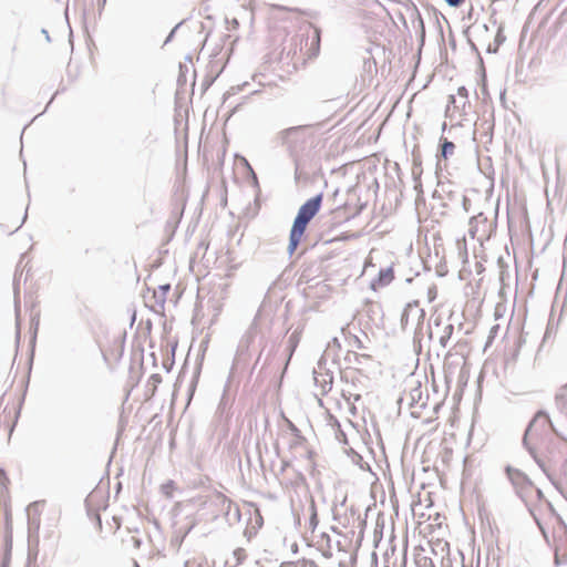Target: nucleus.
<instances>
[{
	"label": "nucleus",
	"mask_w": 567,
	"mask_h": 567,
	"mask_svg": "<svg viewBox=\"0 0 567 567\" xmlns=\"http://www.w3.org/2000/svg\"><path fill=\"white\" fill-rule=\"evenodd\" d=\"M413 178L415 182L414 189L417 192V198H416V203H417L419 200H424L420 174H416L415 172H413Z\"/></svg>",
	"instance_id": "4c0bfd02"
},
{
	"label": "nucleus",
	"mask_w": 567,
	"mask_h": 567,
	"mask_svg": "<svg viewBox=\"0 0 567 567\" xmlns=\"http://www.w3.org/2000/svg\"><path fill=\"white\" fill-rule=\"evenodd\" d=\"M28 525H29V537L31 536L32 538H34L35 536H39L40 518L35 517L34 515L31 516L29 514Z\"/></svg>",
	"instance_id": "c756f323"
},
{
	"label": "nucleus",
	"mask_w": 567,
	"mask_h": 567,
	"mask_svg": "<svg viewBox=\"0 0 567 567\" xmlns=\"http://www.w3.org/2000/svg\"><path fill=\"white\" fill-rule=\"evenodd\" d=\"M199 374H200V364H198L196 367L193 378H192V381L189 383L188 391H187L188 401L193 398V395L195 393V390H196V386L198 383V379H199Z\"/></svg>",
	"instance_id": "2f4dec72"
},
{
	"label": "nucleus",
	"mask_w": 567,
	"mask_h": 567,
	"mask_svg": "<svg viewBox=\"0 0 567 567\" xmlns=\"http://www.w3.org/2000/svg\"><path fill=\"white\" fill-rule=\"evenodd\" d=\"M284 419H285L287 429L296 437L298 443H302L303 441H306L305 436L302 435L301 431L297 427V425L291 420L287 419L285 415H284Z\"/></svg>",
	"instance_id": "c85d7f7f"
},
{
	"label": "nucleus",
	"mask_w": 567,
	"mask_h": 567,
	"mask_svg": "<svg viewBox=\"0 0 567 567\" xmlns=\"http://www.w3.org/2000/svg\"><path fill=\"white\" fill-rule=\"evenodd\" d=\"M308 125H297L285 128L278 133V138L282 145H288L289 140L292 135L297 134L298 132L305 131Z\"/></svg>",
	"instance_id": "aec40b11"
},
{
	"label": "nucleus",
	"mask_w": 567,
	"mask_h": 567,
	"mask_svg": "<svg viewBox=\"0 0 567 567\" xmlns=\"http://www.w3.org/2000/svg\"><path fill=\"white\" fill-rule=\"evenodd\" d=\"M486 217L484 216L483 213H478L477 215L475 216H472L470 218V229H468V235L474 238L476 236V233H477V223L478 221H486Z\"/></svg>",
	"instance_id": "cd10ccee"
},
{
	"label": "nucleus",
	"mask_w": 567,
	"mask_h": 567,
	"mask_svg": "<svg viewBox=\"0 0 567 567\" xmlns=\"http://www.w3.org/2000/svg\"><path fill=\"white\" fill-rule=\"evenodd\" d=\"M39 555V536L32 538L31 536L28 539V557H27V567L37 564Z\"/></svg>",
	"instance_id": "f3484780"
},
{
	"label": "nucleus",
	"mask_w": 567,
	"mask_h": 567,
	"mask_svg": "<svg viewBox=\"0 0 567 567\" xmlns=\"http://www.w3.org/2000/svg\"><path fill=\"white\" fill-rule=\"evenodd\" d=\"M445 3L451 8H460L465 0H444Z\"/></svg>",
	"instance_id": "13d9d810"
},
{
	"label": "nucleus",
	"mask_w": 567,
	"mask_h": 567,
	"mask_svg": "<svg viewBox=\"0 0 567 567\" xmlns=\"http://www.w3.org/2000/svg\"><path fill=\"white\" fill-rule=\"evenodd\" d=\"M364 359V360H371V355L370 354H360V353H357V352H351L349 351L348 354L346 355L344 360L348 361V362H352V360L358 363V364H361V360Z\"/></svg>",
	"instance_id": "f704fd0d"
},
{
	"label": "nucleus",
	"mask_w": 567,
	"mask_h": 567,
	"mask_svg": "<svg viewBox=\"0 0 567 567\" xmlns=\"http://www.w3.org/2000/svg\"><path fill=\"white\" fill-rule=\"evenodd\" d=\"M432 550L435 555L437 554V550H440L442 554L446 553L449 555L450 544L447 542H437L435 544V547L432 548Z\"/></svg>",
	"instance_id": "a19ab883"
},
{
	"label": "nucleus",
	"mask_w": 567,
	"mask_h": 567,
	"mask_svg": "<svg viewBox=\"0 0 567 567\" xmlns=\"http://www.w3.org/2000/svg\"><path fill=\"white\" fill-rule=\"evenodd\" d=\"M337 439L339 440L340 443L348 444V437L343 431H339V433L337 434Z\"/></svg>",
	"instance_id": "0e129e2a"
},
{
	"label": "nucleus",
	"mask_w": 567,
	"mask_h": 567,
	"mask_svg": "<svg viewBox=\"0 0 567 567\" xmlns=\"http://www.w3.org/2000/svg\"><path fill=\"white\" fill-rule=\"evenodd\" d=\"M320 40H321V30L320 28L315 27L313 28V35L311 37L310 42V58L317 56L320 51Z\"/></svg>",
	"instance_id": "b1692460"
},
{
	"label": "nucleus",
	"mask_w": 567,
	"mask_h": 567,
	"mask_svg": "<svg viewBox=\"0 0 567 567\" xmlns=\"http://www.w3.org/2000/svg\"><path fill=\"white\" fill-rule=\"evenodd\" d=\"M9 483V478L7 476V473L3 468H0V484L6 487Z\"/></svg>",
	"instance_id": "bf43d9fd"
},
{
	"label": "nucleus",
	"mask_w": 567,
	"mask_h": 567,
	"mask_svg": "<svg viewBox=\"0 0 567 567\" xmlns=\"http://www.w3.org/2000/svg\"><path fill=\"white\" fill-rule=\"evenodd\" d=\"M39 555V536L32 538L31 536L28 539V557H27V567L37 564Z\"/></svg>",
	"instance_id": "dca6fc26"
},
{
	"label": "nucleus",
	"mask_w": 567,
	"mask_h": 567,
	"mask_svg": "<svg viewBox=\"0 0 567 567\" xmlns=\"http://www.w3.org/2000/svg\"><path fill=\"white\" fill-rule=\"evenodd\" d=\"M341 349V343L337 337H333L332 340L328 343L327 349L324 350L323 355L319 360L318 364L321 367V364L324 362L326 357H332L334 358L337 355V351Z\"/></svg>",
	"instance_id": "5701e85b"
},
{
	"label": "nucleus",
	"mask_w": 567,
	"mask_h": 567,
	"mask_svg": "<svg viewBox=\"0 0 567 567\" xmlns=\"http://www.w3.org/2000/svg\"><path fill=\"white\" fill-rule=\"evenodd\" d=\"M417 307H419V300H412L404 306V308L401 312V317H400V326H401L402 331H405L408 328L409 317H410L411 311L413 309H416Z\"/></svg>",
	"instance_id": "412c9836"
},
{
	"label": "nucleus",
	"mask_w": 567,
	"mask_h": 567,
	"mask_svg": "<svg viewBox=\"0 0 567 567\" xmlns=\"http://www.w3.org/2000/svg\"><path fill=\"white\" fill-rule=\"evenodd\" d=\"M309 509H310V517H309V528L315 532V529L317 528L318 524H319V518H318V514H317V507H316V504L315 502L312 501L310 506H309Z\"/></svg>",
	"instance_id": "473e14b6"
},
{
	"label": "nucleus",
	"mask_w": 567,
	"mask_h": 567,
	"mask_svg": "<svg viewBox=\"0 0 567 567\" xmlns=\"http://www.w3.org/2000/svg\"><path fill=\"white\" fill-rule=\"evenodd\" d=\"M351 340H352L351 344L354 346L357 349H363L364 348V346H363V343H362V341H361V339L359 337L353 334L351 337Z\"/></svg>",
	"instance_id": "6e6d98bb"
},
{
	"label": "nucleus",
	"mask_w": 567,
	"mask_h": 567,
	"mask_svg": "<svg viewBox=\"0 0 567 567\" xmlns=\"http://www.w3.org/2000/svg\"><path fill=\"white\" fill-rule=\"evenodd\" d=\"M171 291V284H163L158 286V290L153 291L152 299L154 300L155 306L159 308V310H164L167 293Z\"/></svg>",
	"instance_id": "2eb2a0df"
},
{
	"label": "nucleus",
	"mask_w": 567,
	"mask_h": 567,
	"mask_svg": "<svg viewBox=\"0 0 567 567\" xmlns=\"http://www.w3.org/2000/svg\"><path fill=\"white\" fill-rule=\"evenodd\" d=\"M555 564L557 566L567 564V529L556 539Z\"/></svg>",
	"instance_id": "0eeeda50"
},
{
	"label": "nucleus",
	"mask_w": 567,
	"mask_h": 567,
	"mask_svg": "<svg viewBox=\"0 0 567 567\" xmlns=\"http://www.w3.org/2000/svg\"><path fill=\"white\" fill-rule=\"evenodd\" d=\"M124 343H125V334L123 336L121 342H120V351H118V359L123 355L124 352Z\"/></svg>",
	"instance_id": "774afa93"
},
{
	"label": "nucleus",
	"mask_w": 567,
	"mask_h": 567,
	"mask_svg": "<svg viewBox=\"0 0 567 567\" xmlns=\"http://www.w3.org/2000/svg\"><path fill=\"white\" fill-rule=\"evenodd\" d=\"M533 458L534 461L536 462V464L542 468V471L546 474V476L548 477V480L550 481V483L554 485V487L559 492V494L567 501V494L565 493V491L563 489L561 485L548 473V471L546 470V466H545V463L543 460H540L537 455V452L536 450L534 449V453H528Z\"/></svg>",
	"instance_id": "4468645a"
},
{
	"label": "nucleus",
	"mask_w": 567,
	"mask_h": 567,
	"mask_svg": "<svg viewBox=\"0 0 567 567\" xmlns=\"http://www.w3.org/2000/svg\"><path fill=\"white\" fill-rule=\"evenodd\" d=\"M393 279H394L393 266H389L386 268H381L379 270L378 277L371 281L370 288L373 291H377L379 288L390 285L393 281Z\"/></svg>",
	"instance_id": "423d86ee"
},
{
	"label": "nucleus",
	"mask_w": 567,
	"mask_h": 567,
	"mask_svg": "<svg viewBox=\"0 0 567 567\" xmlns=\"http://www.w3.org/2000/svg\"><path fill=\"white\" fill-rule=\"evenodd\" d=\"M248 85L247 82H245L243 85L231 86L225 94H224V103L229 99V96L238 94L244 86Z\"/></svg>",
	"instance_id": "79ce46f5"
},
{
	"label": "nucleus",
	"mask_w": 567,
	"mask_h": 567,
	"mask_svg": "<svg viewBox=\"0 0 567 567\" xmlns=\"http://www.w3.org/2000/svg\"><path fill=\"white\" fill-rule=\"evenodd\" d=\"M462 207L466 213L470 210L471 207V199L465 195L462 196Z\"/></svg>",
	"instance_id": "680f3d73"
},
{
	"label": "nucleus",
	"mask_w": 567,
	"mask_h": 567,
	"mask_svg": "<svg viewBox=\"0 0 567 567\" xmlns=\"http://www.w3.org/2000/svg\"><path fill=\"white\" fill-rule=\"evenodd\" d=\"M247 166L250 172L251 184L255 188H257L259 190V182H258L257 175L248 163H247Z\"/></svg>",
	"instance_id": "8fccbe9b"
},
{
	"label": "nucleus",
	"mask_w": 567,
	"mask_h": 567,
	"mask_svg": "<svg viewBox=\"0 0 567 567\" xmlns=\"http://www.w3.org/2000/svg\"><path fill=\"white\" fill-rule=\"evenodd\" d=\"M233 555H234V558L236 560V565H240L245 560V558H246V551H245L244 548L235 549Z\"/></svg>",
	"instance_id": "a18cd8bd"
},
{
	"label": "nucleus",
	"mask_w": 567,
	"mask_h": 567,
	"mask_svg": "<svg viewBox=\"0 0 567 567\" xmlns=\"http://www.w3.org/2000/svg\"><path fill=\"white\" fill-rule=\"evenodd\" d=\"M162 382V377L161 374L158 373H153L150 379H148V383H151L153 385V389H152V395L156 392V389H157V385Z\"/></svg>",
	"instance_id": "37998d69"
},
{
	"label": "nucleus",
	"mask_w": 567,
	"mask_h": 567,
	"mask_svg": "<svg viewBox=\"0 0 567 567\" xmlns=\"http://www.w3.org/2000/svg\"><path fill=\"white\" fill-rule=\"evenodd\" d=\"M256 333H257V327H256V323L254 322V323H251V326L249 327L247 332L243 336V338L239 341V344L237 348L238 355H243L248 351L250 343L254 341V339L256 337Z\"/></svg>",
	"instance_id": "1a4fd4ad"
},
{
	"label": "nucleus",
	"mask_w": 567,
	"mask_h": 567,
	"mask_svg": "<svg viewBox=\"0 0 567 567\" xmlns=\"http://www.w3.org/2000/svg\"><path fill=\"white\" fill-rule=\"evenodd\" d=\"M416 313H417V323H416V327L414 329V333H413V343L414 346H421V340H422V337H423V323H424V319H425V310L424 309H416Z\"/></svg>",
	"instance_id": "6ab92c4d"
},
{
	"label": "nucleus",
	"mask_w": 567,
	"mask_h": 567,
	"mask_svg": "<svg viewBox=\"0 0 567 567\" xmlns=\"http://www.w3.org/2000/svg\"><path fill=\"white\" fill-rule=\"evenodd\" d=\"M481 91H482V94H483L484 99L489 96L488 90H487V83H486V75H485V73L483 74V78H482Z\"/></svg>",
	"instance_id": "864d4df0"
},
{
	"label": "nucleus",
	"mask_w": 567,
	"mask_h": 567,
	"mask_svg": "<svg viewBox=\"0 0 567 567\" xmlns=\"http://www.w3.org/2000/svg\"><path fill=\"white\" fill-rule=\"evenodd\" d=\"M13 292H14V313H16V326H17V332H16V341L17 344H19L20 338H21V328H20V286L17 279L13 280Z\"/></svg>",
	"instance_id": "9d476101"
},
{
	"label": "nucleus",
	"mask_w": 567,
	"mask_h": 567,
	"mask_svg": "<svg viewBox=\"0 0 567 567\" xmlns=\"http://www.w3.org/2000/svg\"><path fill=\"white\" fill-rule=\"evenodd\" d=\"M505 41L504 27L499 25L495 34L494 44L499 48Z\"/></svg>",
	"instance_id": "ea45409f"
},
{
	"label": "nucleus",
	"mask_w": 567,
	"mask_h": 567,
	"mask_svg": "<svg viewBox=\"0 0 567 567\" xmlns=\"http://www.w3.org/2000/svg\"><path fill=\"white\" fill-rule=\"evenodd\" d=\"M468 31H470V27H468V28H466V29L464 30V32H463V33H464V35L466 37L467 43L470 44V47H471V49H472L473 51H475L477 54H480V52H478V49H477L476 44H475V43L471 40V38H470Z\"/></svg>",
	"instance_id": "3c124183"
},
{
	"label": "nucleus",
	"mask_w": 567,
	"mask_h": 567,
	"mask_svg": "<svg viewBox=\"0 0 567 567\" xmlns=\"http://www.w3.org/2000/svg\"><path fill=\"white\" fill-rule=\"evenodd\" d=\"M305 233L306 231H302V230L293 228V227L290 228L289 243H288V247H287V252H288L289 257H292V255L298 249V247L301 243V239L305 236Z\"/></svg>",
	"instance_id": "f8f14e48"
},
{
	"label": "nucleus",
	"mask_w": 567,
	"mask_h": 567,
	"mask_svg": "<svg viewBox=\"0 0 567 567\" xmlns=\"http://www.w3.org/2000/svg\"><path fill=\"white\" fill-rule=\"evenodd\" d=\"M457 95L463 100L468 99V90L465 86H460L457 89Z\"/></svg>",
	"instance_id": "5fc2aeb1"
},
{
	"label": "nucleus",
	"mask_w": 567,
	"mask_h": 567,
	"mask_svg": "<svg viewBox=\"0 0 567 567\" xmlns=\"http://www.w3.org/2000/svg\"><path fill=\"white\" fill-rule=\"evenodd\" d=\"M498 330H499V326H498V324H494V326L489 329V333H488V337H487V341H486V343H485V349H486L487 347H489V346L493 343V341H494V339H495V337H496V334H497Z\"/></svg>",
	"instance_id": "c03bdc74"
},
{
	"label": "nucleus",
	"mask_w": 567,
	"mask_h": 567,
	"mask_svg": "<svg viewBox=\"0 0 567 567\" xmlns=\"http://www.w3.org/2000/svg\"><path fill=\"white\" fill-rule=\"evenodd\" d=\"M332 380V378L330 379ZM332 388V381L326 382L322 384V393L326 394Z\"/></svg>",
	"instance_id": "338daca9"
},
{
	"label": "nucleus",
	"mask_w": 567,
	"mask_h": 567,
	"mask_svg": "<svg viewBox=\"0 0 567 567\" xmlns=\"http://www.w3.org/2000/svg\"><path fill=\"white\" fill-rule=\"evenodd\" d=\"M453 331H454V326L451 323L444 328L443 334L440 337V340H439L442 348L447 347V343L453 334Z\"/></svg>",
	"instance_id": "72a5a7b5"
},
{
	"label": "nucleus",
	"mask_w": 567,
	"mask_h": 567,
	"mask_svg": "<svg viewBox=\"0 0 567 567\" xmlns=\"http://www.w3.org/2000/svg\"><path fill=\"white\" fill-rule=\"evenodd\" d=\"M429 301L432 302L436 298V287L432 286L427 290Z\"/></svg>",
	"instance_id": "e2e57ef3"
},
{
	"label": "nucleus",
	"mask_w": 567,
	"mask_h": 567,
	"mask_svg": "<svg viewBox=\"0 0 567 567\" xmlns=\"http://www.w3.org/2000/svg\"><path fill=\"white\" fill-rule=\"evenodd\" d=\"M454 150H455V144L452 141L442 136L439 142V152L436 154L437 161L449 159L450 156L453 155Z\"/></svg>",
	"instance_id": "9b49d317"
},
{
	"label": "nucleus",
	"mask_w": 567,
	"mask_h": 567,
	"mask_svg": "<svg viewBox=\"0 0 567 567\" xmlns=\"http://www.w3.org/2000/svg\"><path fill=\"white\" fill-rule=\"evenodd\" d=\"M452 107H453V112L460 109V105L457 104L456 97L454 95H450L449 96V103H447L446 109H445V116L446 117H452L453 116Z\"/></svg>",
	"instance_id": "c9c22d12"
},
{
	"label": "nucleus",
	"mask_w": 567,
	"mask_h": 567,
	"mask_svg": "<svg viewBox=\"0 0 567 567\" xmlns=\"http://www.w3.org/2000/svg\"><path fill=\"white\" fill-rule=\"evenodd\" d=\"M415 563L422 567H434L432 559L429 557L416 558Z\"/></svg>",
	"instance_id": "de8ad7c7"
},
{
	"label": "nucleus",
	"mask_w": 567,
	"mask_h": 567,
	"mask_svg": "<svg viewBox=\"0 0 567 567\" xmlns=\"http://www.w3.org/2000/svg\"><path fill=\"white\" fill-rule=\"evenodd\" d=\"M173 486H174V482L173 481H168L167 483L162 485V492L166 496H171V492L169 491L173 488Z\"/></svg>",
	"instance_id": "603ef678"
},
{
	"label": "nucleus",
	"mask_w": 567,
	"mask_h": 567,
	"mask_svg": "<svg viewBox=\"0 0 567 567\" xmlns=\"http://www.w3.org/2000/svg\"><path fill=\"white\" fill-rule=\"evenodd\" d=\"M225 69V64L218 65V61H210L208 71L202 81V92L205 93L219 78Z\"/></svg>",
	"instance_id": "39448f33"
},
{
	"label": "nucleus",
	"mask_w": 567,
	"mask_h": 567,
	"mask_svg": "<svg viewBox=\"0 0 567 567\" xmlns=\"http://www.w3.org/2000/svg\"><path fill=\"white\" fill-rule=\"evenodd\" d=\"M412 24L419 34V53L422 51V48L425 43V23L421 16V12L416 7H414L412 13Z\"/></svg>",
	"instance_id": "6e6552de"
},
{
	"label": "nucleus",
	"mask_w": 567,
	"mask_h": 567,
	"mask_svg": "<svg viewBox=\"0 0 567 567\" xmlns=\"http://www.w3.org/2000/svg\"><path fill=\"white\" fill-rule=\"evenodd\" d=\"M498 47H496L494 43L493 44H488L487 48H486V52L489 53V54H495L498 52Z\"/></svg>",
	"instance_id": "69168bd1"
},
{
	"label": "nucleus",
	"mask_w": 567,
	"mask_h": 567,
	"mask_svg": "<svg viewBox=\"0 0 567 567\" xmlns=\"http://www.w3.org/2000/svg\"><path fill=\"white\" fill-rule=\"evenodd\" d=\"M300 337H301V330L296 329L288 338L287 349H288L289 353H288L287 363L289 362L293 352L296 351V349L300 342Z\"/></svg>",
	"instance_id": "a878e982"
},
{
	"label": "nucleus",
	"mask_w": 567,
	"mask_h": 567,
	"mask_svg": "<svg viewBox=\"0 0 567 567\" xmlns=\"http://www.w3.org/2000/svg\"><path fill=\"white\" fill-rule=\"evenodd\" d=\"M555 405L561 414L567 416V383L560 386L556 392Z\"/></svg>",
	"instance_id": "a211bd4d"
},
{
	"label": "nucleus",
	"mask_w": 567,
	"mask_h": 567,
	"mask_svg": "<svg viewBox=\"0 0 567 567\" xmlns=\"http://www.w3.org/2000/svg\"><path fill=\"white\" fill-rule=\"evenodd\" d=\"M85 511H86V515L87 517L91 519V520H94L95 524H96V527L101 530L102 529V518H101V515L99 513V509L93 507L91 505V498L90 496H87L85 498Z\"/></svg>",
	"instance_id": "4be33fe9"
},
{
	"label": "nucleus",
	"mask_w": 567,
	"mask_h": 567,
	"mask_svg": "<svg viewBox=\"0 0 567 567\" xmlns=\"http://www.w3.org/2000/svg\"><path fill=\"white\" fill-rule=\"evenodd\" d=\"M189 68L185 63H179L178 65V76H177V86L183 87L187 83V73Z\"/></svg>",
	"instance_id": "7c9ffc66"
},
{
	"label": "nucleus",
	"mask_w": 567,
	"mask_h": 567,
	"mask_svg": "<svg viewBox=\"0 0 567 567\" xmlns=\"http://www.w3.org/2000/svg\"><path fill=\"white\" fill-rule=\"evenodd\" d=\"M322 200H323L322 193H319V194L312 196L311 198L307 199L299 207L291 227L300 229L302 231H306L309 223L320 212V208L322 206Z\"/></svg>",
	"instance_id": "7ed1b4c3"
},
{
	"label": "nucleus",
	"mask_w": 567,
	"mask_h": 567,
	"mask_svg": "<svg viewBox=\"0 0 567 567\" xmlns=\"http://www.w3.org/2000/svg\"><path fill=\"white\" fill-rule=\"evenodd\" d=\"M504 472L506 474L507 480L511 482L516 496L525 504L530 515H533V517L537 520L534 511L530 508L527 501L528 494L534 487L533 481L528 477L526 473L512 465H506Z\"/></svg>",
	"instance_id": "f03ea898"
},
{
	"label": "nucleus",
	"mask_w": 567,
	"mask_h": 567,
	"mask_svg": "<svg viewBox=\"0 0 567 567\" xmlns=\"http://www.w3.org/2000/svg\"><path fill=\"white\" fill-rule=\"evenodd\" d=\"M185 22V20H182L181 22H178L171 31L169 33L167 34L165 41H164V45L168 44L169 42L173 41L175 34H176V31L178 30V28Z\"/></svg>",
	"instance_id": "49530a36"
},
{
	"label": "nucleus",
	"mask_w": 567,
	"mask_h": 567,
	"mask_svg": "<svg viewBox=\"0 0 567 567\" xmlns=\"http://www.w3.org/2000/svg\"><path fill=\"white\" fill-rule=\"evenodd\" d=\"M547 430H550L558 439L566 441L564 435L554 425L549 413L544 409H539L535 412L524 431L522 437L524 449L528 453H534V446L529 443V436L542 439L546 434Z\"/></svg>",
	"instance_id": "f257e3e1"
},
{
	"label": "nucleus",
	"mask_w": 567,
	"mask_h": 567,
	"mask_svg": "<svg viewBox=\"0 0 567 567\" xmlns=\"http://www.w3.org/2000/svg\"><path fill=\"white\" fill-rule=\"evenodd\" d=\"M533 488H535L537 499L545 501L551 507V504L545 498L543 491L539 487L535 486Z\"/></svg>",
	"instance_id": "052dcab7"
},
{
	"label": "nucleus",
	"mask_w": 567,
	"mask_h": 567,
	"mask_svg": "<svg viewBox=\"0 0 567 567\" xmlns=\"http://www.w3.org/2000/svg\"><path fill=\"white\" fill-rule=\"evenodd\" d=\"M45 504V501H37V502H33L31 503L28 507H27V511L30 512V511H34V516L38 515L39 516V512H38V507L41 505L43 506Z\"/></svg>",
	"instance_id": "09e8293b"
},
{
	"label": "nucleus",
	"mask_w": 567,
	"mask_h": 567,
	"mask_svg": "<svg viewBox=\"0 0 567 567\" xmlns=\"http://www.w3.org/2000/svg\"><path fill=\"white\" fill-rule=\"evenodd\" d=\"M176 348H177V342L171 344V353L163 360L162 365L166 372H171L174 367Z\"/></svg>",
	"instance_id": "bb28decb"
},
{
	"label": "nucleus",
	"mask_w": 567,
	"mask_h": 567,
	"mask_svg": "<svg viewBox=\"0 0 567 567\" xmlns=\"http://www.w3.org/2000/svg\"><path fill=\"white\" fill-rule=\"evenodd\" d=\"M11 545H12V540H11V537H10L8 543H7V549H6V553H4L2 561H1V567H9V565H10Z\"/></svg>",
	"instance_id": "58836bf2"
},
{
	"label": "nucleus",
	"mask_w": 567,
	"mask_h": 567,
	"mask_svg": "<svg viewBox=\"0 0 567 567\" xmlns=\"http://www.w3.org/2000/svg\"><path fill=\"white\" fill-rule=\"evenodd\" d=\"M39 316H40V313L37 312L35 315H33L31 317L30 330L32 332V336H31V339H30V344H31L32 349H31L30 362H32L33 353H34V346H35L37 333H38L39 322H40Z\"/></svg>",
	"instance_id": "393cba45"
},
{
	"label": "nucleus",
	"mask_w": 567,
	"mask_h": 567,
	"mask_svg": "<svg viewBox=\"0 0 567 567\" xmlns=\"http://www.w3.org/2000/svg\"><path fill=\"white\" fill-rule=\"evenodd\" d=\"M421 394H422V392H421L420 385L414 388V389H412L411 390V399H412V401L414 402V401L419 400L421 398Z\"/></svg>",
	"instance_id": "4d7b16f0"
},
{
	"label": "nucleus",
	"mask_w": 567,
	"mask_h": 567,
	"mask_svg": "<svg viewBox=\"0 0 567 567\" xmlns=\"http://www.w3.org/2000/svg\"><path fill=\"white\" fill-rule=\"evenodd\" d=\"M210 502L217 506L220 507V511L225 514V516H229L231 508L234 507V516L239 519L240 518V511L239 507L233 503L230 498L225 496L220 492H216L210 496Z\"/></svg>",
	"instance_id": "20e7f679"
},
{
	"label": "nucleus",
	"mask_w": 567,
	"mask_h": 567,
	"mask_svg": "<svg viewBox=\"0 0 567 567\" xmlns=\"http://www.w3.org/2000/svg\"><path fill=\"white\" fill-rule=\"evenodd\" d=\"M363 70L368 73L377 72V62L373 58H363Z\"/></svg>",
	"instance_id": "e433bc0d"
},
{
	"label": "nucleus",
	"mask_w": 567,
	"mask_h": 567,
	"mask_svg": "<svg viewBox=\"0 0 567 567\" xmlns=\"http://www.w3.org/2000/svg\"><path fill=\"white\" fill-rule=\"evenodd\" d=\"M533 458L534 461L536 462V464L542 468V471L546 474V476L548 477V480L550 481V483L554 485V487L559 492V494L567 501V494L565 493V491L563 489L561 485L548 473V471L546 470V466H545V463L543 460H540L537 455V452L536 450L534 449V453H528Z\"/></svg>",
	"instance_id": "ddd939ff"
}]
</instances>
